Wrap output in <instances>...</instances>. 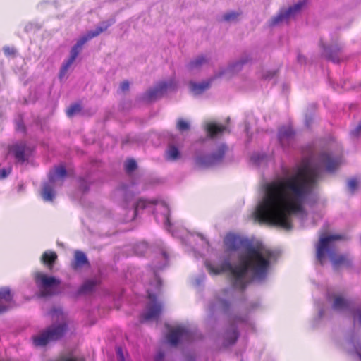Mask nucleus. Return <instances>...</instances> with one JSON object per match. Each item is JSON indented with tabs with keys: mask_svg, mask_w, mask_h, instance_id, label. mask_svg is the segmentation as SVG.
I'll use <instances>...</instances> for the list:
<instances>
[{
	"mask_svg": "<svg viewBox=\"0 0 361 361\" xmlns=\"http://www.w3.org/2000/svg\"><path fill=\"white\" fill-rule=\"evenodd\" d=\"M10 308L8 305L0 304V314L6 312Z\"/></svg>",
	"mask_w": 361,
	"mask_h": 361,
	"instance_id": "45",
	"label": "nucleus"
},
{
	"mask_svg": "<svg viewBox=\"0 0 361 361\" xmlns=\"http://www.w3.org/2000/svg\"><path fill=\"white\" fill-rule=\"evenodd\" d=\"M243 243L244 240L243 238L234 234H228L224 239L226 247L231 251L239 250Z\"/></svg>",
	"mask_w": 361,
	"mask_h": 361,
	"instance_id": "13",
	"label": "nucleus"
},
{
	"mask_svg": "<svg viewBox=\"0 0 361 361\" xmlns=\"http://www.w3.org/2000/svg\"><path fill=\"white\" fill-rule=\"evenodd\" d=\"M238 331L236 329H233L231 331L226 333V345H233L238 338Z\"/></svg>",
	"mask_w": 361,
	"mask_h": 361,
	"instance_id": "28",
	"label": "nucleus"
},
{
	"mask_svg": "<svg viewBox=\"0 0 361 361\" xmlns=\"http://www.w3.org/2000/svg\"><path fill=\"white\" fill-rule=\"evenodd\" d=\"M164 357V353L161 351L157 353L155 356V361H161Z\"/></svg>",
	"mask_w": 361,
	"mask_h": 361,
	"instance_id": "44",
	"label": "nucleus"
},
{
	"mask_svg": "<svg viewBox=\"0 0 361 361\" xmlns=\"http://www.w3.org/2000/svg\"><path fill=\"white\" fill-rule=\"evenodd\" d=\"M181 157L180 152L177 147L173 145H170L166 151V159L168 161H175L179 159Z\"/></svg>",
	"mask_w": 361,
	"mask_h": 361,
	"instance_id": "21",
	"label": "nucleus"
},
{
	"mask_svg": "<svg viewBox=\"0 0 361 361\" xmlns=\"http://www.w3.org/2000/svg\"><path fill=\"white\" fill-rule=\"evenodd\" d=\"M11 171L10 168L0 169V179L6 178L11 173Z\"/></svg>",
	"mask_w": 361,
	"mask_h": 361,
	"instance_id": "40",
	"label": "nucleus"
},
{
	"mask_svg": "<svg viewBox=\"0 0 361 361\" xmlns=\"http://www.w3.org/2000/svg\"><path fill=\"white\" fill-rule=\"evenodd\" d=\"M195 166L204 169L214 166L210 155H200L195 158Z\"/></svg>",
	"mask_w": 361,
	"mask_h": 361,
	"instance_id": "19",
	"label": "nucleus"
},
{
	"mask_svg": "<svg viewBox=\"0 0 361 361\" xmlns=\"http://www.w3.org/2000/svg\"><path fill=\"white\" fill-rule=\"evenodd\" d=\"M305 1H299L293 6H290L287 9H281L279 14L273 17L270 22V26H275L283 22H288L289 19L300 11L302 7L304 6Z\"/></svg>",
	"mask_w": 361,
	"mask_h": 361,
	"instance_id": "7",
	"label": "nucleus"
},
{
	"mask_svg": "<svg viewBox=\"0 0 361 361\" xmlns=\"http://www.w3.org/2000/svg\"><path fill=\"white\" fill-rule=\"evenodd\" d=\"M56 175L58 177L63 178L66 176V169L63 166H59L55 169Z\"/></svg>",
	"mask_w": 361,
	"mask_h": 361,
	"instance_id": "36",
	"label": "nucleus"
},
{
	"mask_svg": "<svg viewBox=\"0 0 361 361\" xmlns=\"http://www.w3.org/2000/svg\"><path fill=\"white\" fill-rule=\"evenodd\" d=\"M82 108L80 104H71L66 110V115L68 117H72L75 114L79 113L81 111Z\"/></svg>",
	"mask_w": 361,
	"mask_h": 361,
	"instance_id": "29",
	"label": "nucleus"
},
{
	"mask_svg": "<svg viewBox=\"0 0 361 361\" xmlns=\"http://www.w3.org/2000/svg\"><path fill=\"white\" fill-rule=\"evenodd\" d=\"M348 189L353 192L357 188V181L356 179H350L348 182Z\"/></svg>",
	"mask_w": 361,
	"mask_h": 361,
	"instance_id": "38",
	"label": "nucleus"
},
{
	"mask_svg": "<svg viewBox=\"0 0 361 361\" xmlns=\"http://www.w3.org/2000/svg\"><path fill=\"white\" fill-rule=\"evenodd\" d=\"M13 300V294L8 287L0 288V300L10 303Z\"/></svg>",
	"mask_w": 361,
	"mask_h": 361,
	"instance_id": "25",
	"label": "nucleus"
},
{
	"mask_svg": "<svg viewBox=\"0 0 361 361\" xmlns=\"http://www.w3.org/2000/svg\"><path fill=\"white\" fill-rule=\"evenodd\" d=\"M240 16V13L235 11H231L225 13L223 16V20L225 21H234L237 20L238 17Z\"/></svg>",
	"mask_w": 361,
	"mask_h": 361,
	"instance_id": "32",
	"label": "nucleus"
},
{
	"mask_svg": "<svg viewBox=\"0 0 361 361\" xmlns=\"http://www.w3.org/2000/svg\"><path fill=\"white\" fill-rule=\"evenodd\" d=\"M359 322L361 323V310L358 312Z\"/></svg>",
	"mask_w": 361,
	"mask_h": 361,
	"instance_id": "48",
	"label": "nucleus"
},
{
	"mask_svg": "<svg viewBox=\"0 0 361 361\" xmlns=\"http://www.w3.org/2000/svg\"><path fill=\"white\" fill-rule=\"evenodd\" d=\"M97 281L94 280L86 281L80 288L79 292L80 293H87L92 292L97 286Z\"/></svg>",
	"mask_w": 361,
	"mask_h": 361,
	"instance_id": "26",
	"label": "nucleus"
},
{
	"mask_svg": "<svg viewBox=\"0 0 361 361\" xmlns=\"http://www.w3.org/2000/svg\"><path fill=\"white\" fill-rule=\"evenodd\" d=\"M147 202L143 199H140L137 201L134 207L135 217L137 216L140 210H142L146 208Z\"/></svg>",
	"mask_w": 361,
	"mask_h": 361,
	"instance_id": "31",
	"label": "nucleus"
},
{
	"mask_svg": "<svg viewBox=\"0 0 361 361\" xmlns=\"http://www.w3.org/2000/svg\"><path fill=\"white\" fill-rule=\"evenodd\" d=\"M189 337L188 331L182 326L171 329L166 338L172 346H176L181 340L187 339Z\"/></svg>",
	"mask_w": 361,
	"mask_h": 361,
	"instance_id": "11",
	"label": "nucleus"
},
{
	"mask_svg": "<svg viewBox=\"0 0 361 361\" xmlns=\"http://www.w3.org/2000/svg\"><path fill=\"white\" fill-rule=\"evenodd\" d=\"M351 302L341 295H336L334 297L332 307L336 310L343 311L350 308Z\"/></svg>",
	"mask_w": 361,
	"mask_h": 361,
	"instance_id": "16",
	"label": "nucleus"
},
{
	"mask_svg": "<svg viewBox=\"0 0 361 361\" xmlns=\"http://www.w3.org/2000/svg\"><path fill=\"white\" fill-rule=\"evenodd\" d=\"M275 74H276V72H273V73H271V74L265 75V78H268L273 77L274 75H275Z\"/></svg>",
	"mask_w": 361,
	"mask_h": 361,
	"instance_id": "47",
	"label": "nucleus"
},
{
	"mask_svg": "<svg viewBox=\"0 0 361 361\" xmlns=\"http://www.w3.org/2000/svg\"><path fill=\"white\" fill-rule=\"evenodd\" d=\"M227 292H228V290H223V293H224V294H226Z\"/></svg>",
	"mask_w": 361,
	"mask_h": 361,
	"instance_id": "51",
	"label": "nucleus"
},
{
	"mask_svg": "<svg viewBox=\"0 0 361 361\" xmlns=\"http://www.w3.org/2000/svg\"><path fill=\"white\" fill-rule=\"evenodd\" d=\"M51 314L53 319L56 318L61 322L58 324L50 326L39 336L34 337L33 343L35 346H44L51 341L61 338L67 330L65 315L61 310L54 309L51 311Z\"/></svg>",
	"mask_w": 361,
	"mask_h": 361,
	"instance_id": "4",
	"label": "nucleus"
},
{
	"mask_svg": "<svg viewBox=\"0 0 361 361\" xmlns=\"http://www.w3.org/2000/svg\"><path fill=\"white\" fill-rule=\"evenodd\" d=\"M208 62V59L204 56H199L188 64V68L190 71L200 68L203 65Z\"/></svg>",
	"mask_w": 361,
	"mask_h": 361,
	"instance_id": "22",
	"label": "nucleus"
},
{
	"mask_svg": "<svg viewBox=\"0 0 361 361\" xmlns=\"http://www.w3.org/2000/svg\"><path fill=\"white\" fill-rule=\"evenodd\" d=\"M234 320L235 322H245V319H241L240 317H235Z\"/></svg>",
	"mask_w": 361,
	"mask_h": 361,
	"instance_id": "46",
	"label": "nucleus"
},
{
	"mask_svg": "<svg viewBox=\"0 0 361 361\" xmlns=\"http://www.w3.org/2000/svg\"><path fill=\"white\" fill-rule=\"evenodd\" d=\"M42 197L45 201H52L54 197L53 186L48 183L44 184L42 191Z\"/></svg>",
	"mask_w": 361,
	"mask_h": 361,
	"instance_id": "24",
	"label": "nucleus"
},
{
	"mask_svg": "<svg viewBox=\"0 0 361 361\" xmlns=\"http://www.w3.org/2000/svg\"><path fill=\"white\" fill-rule=\"evenodd\" d=\"M120 88L122 91H127L129 90V82L126 80L122 82L120 85Z\"/></svg>",
	"mask_w": 361,
	"mask_h": 361,
	"instance_id": "43",
	"label": "nucleus"
},
{
	"mask_svg": "<svg viewBox=\"0 0 361 361\" xmlns=\"http://www.w3.org/2000/svg\"><path fill=\"white\" fill-rule=\"evenodd\" d=\"M137 168V163L134 159H128L125 165L126 172L130 173Z\"/></svg>",
	"mask_w": 361,
	"mask_h": 361,
	"instance_id": "33",
	"label": "nucleus"
},
{
	"mask_svg": "<svg viewBox=\"0 0 361 361\" xmlns=\"http://www.w3.org/2000/svg\"><path fill=\"white\" fill-rule=\"evenodd\" d=\"M79 188L82 192H86L89 190L90 183L85 178H80L79 180Z\"/></svg>",
	"mask_w": 361,
	"mask_h": 361,
	"instance_id": "34",
	"label": "nucleus"
},
{
	"mask_svg": "<svg viewBox=\"0 0 361 361\" xmlns=\"http://www.w3.org/2000/svg\"><path fill=\"white\" fill-rule=\"evenodd\" d=\"M214 307H215V305H211V307H210V310H211V311H213V310H214Z\"/></svg>",
	"mask_w": 361,
	"mask_h": 361,
	"instance_id": "49",
	"label": "nucleus"
},
{
	"mask_svg": "<svg viewBox=\"0 0 361 361\" xmlns=\"http://www.w3.org/2000/svg\"><path fill=\"white\" fill-rule=\"evenodd\" d=\"M49 179H50V181H51L52 183L54 181V179L53 177H50Z\"/></svg>",
	"mask_w": 361,
	"mask_h": 361,
	"instance_id": "50",
	"label": "nucleus"
},
{
	"mask_svg": "<svg viewBox=\"0 0 361 361\" xmlns=\"http://www.w3.org/2000/svg\"><path fill=\"white\" fill-rule=\"evenodd\" d=\"M217 303H218L219 308L223 312H226L229 310L230 307H231V303L228 300L219 297L217 298Z\"/></svg>",
	"mask_w": 361,
	"mask_h": 361,
	"instance_id": "30",
	"label": "nucleus"
},
{
	"mask_svg": "<svg viewBox=\"0 0 361 361\" xmlns=\"http://www.w3.org/2000/svg\"><path fill=\"white\" fill-rule=\"evenodd\" d=\"M293 131L291 128L289 127H282L279 129V139L281 143H283L285 139L290 138L293 136Z\"/></svg>",
	"mask_w": 361,
	"mask_h": 361,
	"instance_id": "27",
	"label": "nucleus"
},
{
	"mask_svg": "<svg viewBox=\"0 0 361 361\" xmlns=\"http://www.w3.org/2000/svg\"><path fill=\"white\" fill-rule=\"evenodd\" d=\"M177 128L180 131L188 130L190 128V125L186 121L180 119L177 123Z\"/></svg>",
	"mask_w": 361,
	"mask_h": 361,
	"instance_id": "35",
	"label": "nucleus"
},
{
	"mask_svg": "<svg viewBox=\"0 0 361 361\" xmlns=\"http://www.w3.org/2000/svg\"><path fill=\"white\" fill-rule=\"evenodd\" d=\"M176 82L171 79L168 82H159L154 88L149 90L145 94V99L151 102L161 97L167 90H175Z\"/></svg>",
	"mask_w": 361,
	"mask_h": 361,
	"instance_id": "8",
	"label": "nucleus"
},
{
	"mask_svg": "<svg viewBox=\"0 0 361 361\" xmlns=\"http://www.w3.org/2000/svg\"><path fill=\"white\" fill-rule=\"evenodd\" d=\"M58 259L56 252L52 250H47L42 255L40 261L49 271H51Z\"/></svg>",
	"mask_w": 361,
	"mask_h": 361,
	"instance_id": "15",
	"label": "nucleus"
},
{
	"mask_svg": "<svg viewBox=\"0 0 361 361\" xmlns=\"http://www.w3.org/2000/svg\"><path fill=\"white\" fill-rule=\"evenodd\" d=\"M271 257V251L260 246L248 245L245 253L239 257V265L233 267L231 263L226 262L223 265L221 270L210 267L209 269L210 272L214 274H218L221 271H229L235 279V283H240V288L244 290L245 283L243 279L248 270L252 271L257 277H264L269 269Z\"/></svg>",
	"mask_w": 361,
	"mask_h": 361,
	"instance_id": "2",
	"label": "nucleus"
},
{
	"mask_svg": "<svg viewBox=\"0 0 361 361\" xmlns=\"http://www.w3.org/2000/svg\"><path fill=\"white\" fill-rule=\"evenodd\" d=\"M190 361H194V360H190Z\"/></svg>",
	"mask_w": 361,
	"mask_h": 361,
	"instance_id": "52",
	"label": "nucleus"
},
{
	"mask_svg": "<svg viewBox=\"0 0 361 361\" xmlns=\"http://www.w3.org/2000/svg\"><path fill=\"white\" fill-rule=\"evenodd\" d=\"M207 135L210 138H214L217 135L228 131V128L224 125L217 124L214 122L207 123L205 126Z\"/></svg>",
	"mask_w": 361,
	"mask_h": 361,
	"instance_id": "14",
	"label": "nucleus"
},
{
	"mask_svg": "<svg viewBox=\"0 0 361 361\" xmlns=\"http://www.w3.org/2000/svg\"><path fill=\"white\" fill-rule=\"evenodd\" d=\"M116 355L118 361H125L124 355L121 347L116 348Z\"/></svg>",
	"mask_w": 361,
	"mask_h": 361,
	"instance_id": "41",
	"label": "nucleus"
},
{
	"mask_svg": "<svg viewBox=\"0 0 361 361\" xmlns=\"http://www.w3.org/2000/svg\"><path fill=\"white\" fill-rule=\"evenodd\" d=\"M213 78L208 80L207 81H204L200 83H196L195 82H190L189 86L191 92H192L195 94H200L204 92L205 90L209 88L212 81Z\"/></svg>",
	"mask_w": 361,
	"mask_h": 361,
	"instance_id": "17",
	"label": "nucleus"
},
{
	"mask_svg": "<svg viewBox=\"0 0 361 361\" xmlns=\"http://www.w3.org/2000/svg\"><path fill=\"white\" fill-rule=\"evenodd\" d=\"M354 136L361 135V123L352 131Z\"/></svg>",
	"mask_w": 361,
	"mask_h": 361,
	"instance_id": "42",
	"label": "nucleus"
},
{
	"mask_svg": "<svg viewBox=\"0 0 361 361\" xmlns=\"http://www.w3.org/2000/svg\"><path fill=\"white\" fill-rule=\"evenodd\" d=\"M249 61L248 58L246 57L245 59H242L240 60V61L235 63V64H233V66H231L230 67V68L231 69V71H234L235 70H238V67L241 66L243 64L247 63V61Z\"/></svg>",
	"mask_w": 361,
	"mask_h": 361,
	"instance_id": "39",
	"label": "nucleus"
},
{
	"mask_svg": "<svg viewBox=\"0 0 361 361\" xmlns=\"http://www.w3.org/2000/svg\"><path fill=\"white\" fill-rule=\"evenodd\" d=\"M114 23V20H109L104 21L101 25L96 27L94 30H91L87 32V34L81 37L77 42V43L72 47L71 51V55L68 59L63 63L60 71V78L65 75L76 59L78 56L82 46L90 39L97 37L102 32L106 31L112 24Z\"/></svg>",
	"mask_w": 361,
	"mask_h": 361,
	"instance_id": "5",
	"label": "nucleus"
},
{
	"mask_svg": "<svg viewBox=\"0 0 361 361\" xmlns=\"http://www.w3.org/2000/svg\"><path fill=\"white\" fill-rule=\"evenodd\" d=\"M343 237L341 235H322L317 245V258L322 265L326 255L329 256L333 266L338 268L341 266L350 267L351 259L347 255H338L336 252L333 242L341 240Z\"/></svg>",
	"mask_w": 361,
	"mask_h": 361,
	"instance_id": "3",
	"label": "nucleus"
},
{
	"mask_svg": "<svg viewBox=\"0 0 361 361\" xmlns=\"http://www.w3.org/2000/svg\"><path fill=\"white\" fill-rule=\"evenodd\" d=\"M90 264L85 254L80 250H76L74 253V258L71 264V268L75 271H78L84 267H90Z\"/></svg>",
	"mask_w": 361,
	"mask_h": 361,
	"instance_id": "12",
	"label": "nucleus"
},
{
	"mask_svg": "<svg viewBox=\"0 0 361 361\" xmlns=\"http://www.w3.org/2000/svg\"><path fill=\"white\" fill-rule=\"evenodd\" d=\"M341 50L342 49L339 47L329 49L326 51L327 59L334 63H339L341 61L339 54L341 52Z\"/></svg>",
	"mask_w": 361,
	"mask_h": 361,
	"instance_id": "23",
	"label": "nucleus"
},
{
	"mask_svg": "<svg viewBox=\"0 0 361 361\" xmlns=\"http://www.w3.org/2000/svg\"><path fill=\"white\" fill-rule=\"evenodd\" d=\"M318 176L317 169L303 163L297 167L294 174L267 183L264 195L255 212L256 220L291 229L290 216L303 212V200L311 192Z\"/></svg>",
	"mask_w": 361,
	"mask_h": 361,
	"instance_id": "1",
	"label": "nucleus"
},
{
	"mask_svg": "<svg viewBox=\"0 0 361 361\" xmlns=\"http://www.w3.org/2000/svg\"><path fill=\"white\" fill-rule=\"evenodd\" d=\"M34 279L42 297L52 295L55 288L61 283V281L56 277L47 276L40 271L35 273Z\"/></svg>",
	"mask_w": 361,
	"mask_h": 361,
	"instance_id": "6",
	"label": "nucleus"
},
{
	"mask_svg": "<svg viewBox=\"0 0 361 361\" xmlns=\"http://www.w3.org/2000/svg\"><path fill=\"white\" fill-rule=\"evenodd\" d=\"M226 151L227 147L225 145H221L215 152L210 154L214 165H216L222 161Z\"/></svg>",
	"mask_w": 361,
	"mask_h": 361,
	"instance_id": "20",
	"label": "nucleus"
},
{
	"mask_svg": "<svg viewBox=\"0 0 361 361\" xmlns=\"http://www.w3.org/2000/svg\"><path fill=\"white\" fill-rule=\"evenodd\" d=\"M25 145L23 143L13 145L10 148L16 159L20 162H24L25 161Z\"/></svg>",
	"mask_w": 361,
	"mask_h": 361,
	"instance_id": "18",
	"label": "nucleus"
},
{
	"mask_svg": "<svg viewBox=\"0 0 361 361\" xmlns=\"http://www.w3.org/2000/svg\"><path fill=\"white\" fill-rule=\"evenodd\" d=\"M3 51L4 54L7 56H13L16 54V50L13 47H4Z\"/></svg>",
	"mask_w": 361,
	"mask_h": 361,
	"instance_id": "37",
	"label": "nucleus"
},
{
	"mask_svg": "<svg viewBox=\"0 0 361 361\" xmlns=\"http://www.w3.org/2000/svg\"><path fill=\"white\" fill-rule=\"evenodd\" d=\"M148 298L151 303L147 307L146 312L142 314L140 321L145 322L152 319H157L161 314L162 307L157 302L156 296L154 294L148 293Z\"/></svg>",
	"mask_w": 361,
	"mask_h": 361,
	"instance_id": "10",
	"label": "nucleus"
},
{
	"mask_svg": "<svg viewBox=\"0 0 361 361\" xmlns=\"http://www.w3.org/2000/svg\"><path fill=\"white\" fill-rule=\"evenodd\" d=\"M341 157H333L329 153H322L319 157L318 167L327 172H334L341 164Z\"/></svg>",
	"mask_w": 361,
	"mask_h": 361,
	"instance_id": "9",
	"label": "nucleus"
}]
</instances>
